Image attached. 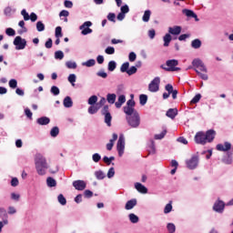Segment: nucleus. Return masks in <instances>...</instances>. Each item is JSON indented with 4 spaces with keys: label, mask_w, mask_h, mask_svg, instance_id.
I'll use <instances>...</instances> for the list:
<instances>
[{
    "label": "nucleus",
    "mask_w": 233,
    "mask_h": 233,
    "mask_svg": "<svg viewBox=\"0 0 233 233\" xmlns=\"http://www.w3.org/2000/svg\"><path fill=\"white\" fill-rule=\"evenodd\" d=\"M182 14L187 15V17H196V13L190 9H183Z\"/></svg>",
    "instance_id": "obj_34"
},
{
    "label": "nucleus",
    "mask_w": 233,
    "mask_h": 233,
    "mask_svg": "<svg viewBox=\"0 0 233 233\" xmlns=\"http://www.w3.org/2000/svg\"><path fill=\"white\" fill-rule=\"evenodd\" d=\"M116 150L120 157L121 156H123V154H125V137L123 135L119 136V138L116 144Z\"/></svg>",
    "instance_id": "obj_9"
},
{
    "label": "nucleus",
    "mask_w": 233,
    "mask_h": 233,
    "mask_svg": "<svg viewBox=\"0 0 233 233\" xmlns=\"http://www.w3.org/2000/svg\"><path fill=\"white\" fill-rule=\"evenodd\" d=\"M181 26L174 25L173 27H168V34H171V35H179V34H181Z\"/></svg>",
    "instance_id": "obj_17"
},
{
    "label": "nucleus",
    "mask_w": 233,
    "mask_h": 233,
    "mask_svg": "<svg viewBox=\"0 0 233 233\" xmlns=\"http://www.w3.org/2000/svg\"><path fill=\"white\" fill-rule=\"evenodd\" d=\"M105 116V123L108 127H112V115L110 113H107L106 115H104Z\"/></svg>",
    "instance_id": "obj_33"
},
{
    "label": "nucleus",
    "mask_w": 233,
    "mask_h": 233,
    "mask_svg": "<svg viewBox=\"0 0 233 233\" xmlns=\"http://www.w3.org/2000/svg\"><path fill=\"white\" fill-rule=\"evenodd\" d=\"M213 210L218 214H223L225 212V202L218 198L213 205Z\"/></svg>",
    "instance_id": "obj_10"
},
{
    "label": "nucleus",
    "mask_w": 233,
    "mask_h": 233,
    "mask_svg": "<svg viewBox=\"0 0 233 233\" xmlns=\"http://www.w3.org/2000/svg\"><path fill=\"white\" fill-rule=\"evenodd\" d=\"M126 121L131 128H138L141 125V116L137 111H134L131 115H127Z\"/></svg>",
    "instance_id": "obj_2"
},
{
    "label": "nucleus",
    "mask_w": 233,
    "mask_h": 233,
    "mask_svg": "<svg viewBox=\"0 0 233 233\" xmlns=\"http://www.w3.org/2000/svg\"><path fill=\"white\" fill-rule=\"evenodd\" d=\"M195 142L197 145H207L205 132L199 131L195 135Z\"/></svg>",
    "instance_id": "obj_11"
},
{
    "label": "nucleus",
    "mask_w": 233,
    "mask_h": 233,
    "mask_svg": "<svg viewBox=\"0 0 233 233\" xmlns=\"http://www.w3.org/2000/svg\"><path fill=\"white\" fill-rule=\"evenodd\" d=\"M13 45H15V50H25L26 48V39L21 36H15Z\"/></svg>",
    "instance_id": "obj_6"
},
{
    "label": "nucleus",
    "mask_w": 233,
    "mask_h": 233,
    "mask_svg": "<svg viewBox=\"0 0 233 233\" xmlns=\"http://www.w3.org/2000/svg\"><path fill=\"white\" fill-rule=\"evenodd\" d=\"M102 116H106L107 114H110V109L107 105L104 106V107L101 110Z\"/></svg>",
    "instance_id": "obj_60"
},
{
    "label": "nucleus",
    "mask_w": 233,
    "mask_h": 233,
    "mask_svg": "<svg viewBox=\"0 0 233 233\" xmlns=\"http://www.w3.org/2000/svg\"><path fill=\"white\" fill-rule=\"evenodd\" d=\"M191 46L192 48H195L196 50H198V48H201V40L199 39H195L191 42Z\"/></svg>",
    "instance_id": "obj_31"
},
{
    "label": "nucleus",
    "mask_w": 233,
    "mask_h": 233,
    "mask_svg": "<svg viewBox=\"0 0 233 233\" xmlns=\"http://www.w3.org/2000/svg\"><path fill=\"white\" fill-rule=\"evenodd\" d=\"M95 177H96V179L101 180L104 177H106V175H105V172H103V170H97L95 172Z\"/></svg>",
    "instance_id": "obj_37"
},
{
    "label": "nucleus",
    "mask_w": 233,
    "mask_h": 233,
    "mask_svg": "<svg viewBox=\"0 0 233 233\" xmlns=\"http://www.w3.org/2000/svg\"><path fill=\"white\" fill-rule=\"evenodd\" d=\"M167 231L169 233H175L176 232V225L174 223H168L167 226Z\"/></svg>",
    "instance_id": "obj_53"
},
{
    "label": "nucleus",
    "mask_w": 233,
    "mask_h": 233,
    "mask_svg": "<svg viewBox=\"0 0 233 233\" xmlns=\"http://www.w3.org/2000/svg\"><path fill=\"white\" fill-rule=\"evenodd\" d=\"M55 36L56 38L63 37V29L61 28V26L56 27Z\"/></svg>",
    "instance_id": "obj_46"
},
{
    "label": "nucleus",
    "mask_w": 233,
    "mask_h": 233,
    "mask_svg": "<svg viewBox=\"0 0 233 233\" xmlns=\"http://www.w3.org/2000/svg\"><path fill=\"white\" fill-rule=\"evenodd\" d=\"M87 103H88V105H91V106H96V105H97V96H96V95L91 96L88 98Z\"/></svg>",
    "instance_id": "obj_36"
},
{
    "label": "nucleus",
    "mask_w": 233,
    "mask_h": 233,
    "mask_svg": "<svg viewBox=\"0 0 233 233\" xmlns=\"http://www.w3.org/2000/svg\"><path fill=\"white\" fill-rule=\"evenodd\" d=\"M135 106L136 101H134V95H131V99H129L124 106V114H126V116H131L132 113L137 112V110L134 108Z\"/></svg>",
    "instance_id": "obj_4"
},
{
    "label": "nucleus",
    "mask_w": 233,
    "mask_h": 233,
    "mask_svg": "<svg viewBox=\"0 0 233 233\" xmlns=\"http://www.w3.org/2000/svg\"><path fill=\"white\" fill-rule=\"evenodd\" d=\"M98 111H99V106H97L96 104L95 106H91L88 107V114H91V115L97 114Z\"/></svg>",
    "instance_id": "obj_38"
},
{
    "label": "nucleus",
    "mask_w": 233,
    "mask_h": 233,
    "mask_svg": "<svg viewBox=\"0 0 233 233\" xmlns=\"http://www.w3.org/2000/svg\"><path fill=\"white\" fill-rule=\"evenodd\" d=\"M130 66V63L126 62L124 63L121 67H120V72H122V74H125V72H128V68Z\"/></svg>",
    "instance_id": "obj_47"
},
{
    "label": "nucleus",
    "mask_w": 233,
    "mask_h": 233,
    "mask_svg": "<svg viewBox=\"0 0 233 233\" xmlns=\"http://www.w3.org/2000/svg\"><path fill=\"white\" fill-rule=\"evenodd\" d=\"M92 26V23L90 21L85 22L82 25H80V30L82 35H88V34H92V29L90 28Z\"/></svg>",
    "instance_id": "obj_12"
},
{
    "label": "nucleus",
    "mask_w": 233,
    "mask_h": 233,
    "mask_svg": "<svg viewBox=\"0 0 233 233\" xmlns=\"http://www.w3.org/2000/svg\"><path fill=\"white\" fill-rule=\"evenodd\" d=\"M186 165L189 170L198 168V165H199V157L193 156L189 160H186Z\"/></svg>",
    "instance_id": "obj_7"
},
{
    "label": "nucleus",
    "mask_w": 233,
    "mask_h": 233,
    "mask_svg": "<svg viewBox=\"0 0 233 233\" xmlns=\"http://www.w3.org/2000/svg\"><path fill=\"white\" fill-rule=\"evenodd\" d=\"M129 218V221H131L132 223L136 224V223H139V217H137L136 214L131 213L128 215Z\"/></svg>",
    "instance_id": "obj_35"
},
{
    "label": "nucleus",
    "mask_w": 233,
    "mask_h": 233,
    "mask_svg": "<svg viewBox=\"0 0 233 233\" xmlns=\"http://www.w3.org/2000/svg\"><path fill=\"white\" fill-rule=\"evenodd\" d=\"M9 86H10V88H17V80L11 79L9 81Z\"/></svg>",
    "instance_id": "obj_64"
},
{
    "label": "nucleus",
    "mask_w": 233,
    "mask_h": 233,
    "mask_svg": "<svg viewBox=\"0 0 233 233\" xmlns=\"http://www.w3.org/2000/svg\"><path fill=\"white\" fill-rule=\"evenodd\" d=\"M137 57V56L136 55V53H134V52L129 53L128 59H129L130 63H134V61H136Z\"/></svg>",
    "instance_id": "obj_62"
},
{
    "label": "nucleus",
    "mask_w": 233,
    "mask_h": 233,
    "mask_svg": "<svg viewBox=\"0 0 233 233\" xmlns=\"http://www.w3.org/2000/svg\"><path fill=\"white\" fill-rule=\"evenodd\" d=\"M73 187L76 190H85V188H86V182L84 180H75L73 182Z\"/></svg>",
    "instance_id": "obj_15"
},
{
    "label": "nucleus",
    "mask_w": 233,
    "mask_h": 233,
    "mask_svg": "<svg viewBox=\"0 0 233 233\" xmlns=\"http://www.w3.org/2000/svg\"><path fill=\"white\" fill-rule=\"evenodd\" d=\"M46 185L49 187V188H52L54 187H57V181L52 177H49L46 178Z\"/></svg>",
    "instance_id": "obj_24"
},
{
    "label": "nucleus",
    "mask_w": 233,
    "mask_h": 233,
    "mask_svg": "<svg viewBox=\"0 0 233 233\" xmlns=\"http://www.w3.org/2000/svg\"><path fill=\"white\" fill-rule=\"evenodd\" d=\"M21 15H23L24 21H30V15H28V12H26V9H23L21 11Z\"/></svg>",
    "instance_id": "obj_55"
},
{
    "label": "nucleus",
    "mask_w": 233,
    "mask_h": 233,
    "mask_svg": "<svg viewBox=\"0 0 233 233\" xmlns=\"http://www.w3.org/2000/svg\"><path fill=\"white\" fill-rule=\"evenodd\" d=\"M98 77H102V79H106L108 77V74H106L104 70H100L96 73Z\"/></svg>",
    "instance_id": "obj_58"
},
{
    "label": "nucleus",
    "mask_w": 233,
    "mask_h": 233,
    "mask_svg": "<svg viewBox=\"0 0 233 233\" xmlns=\"http://www.w3.org/2000/svg\"><path fill=\"white\" fill-rule=\"evenodd\" d=\"M76 74H70L69 76H68V77H67V81L69 82V83H71V85L73 86H75V83H76Z\"/></svg>",
    "instance_id": "obj_48"
},
{
    "label": "nucleus",
    "mask_w": 233,
    "mask_h": 233,
    "mask_svg": "<svg viewBox=\"0 0 233 233\" xmlns=\"http://www.w3.org/2000/svg\"><path fill=\"white\" fill-rule=\"evenodd\" d=\"M136 205H137V199L133 198V199L128 200L126 203L125 208H126V210H132V208H134V207H136Z\"/></svg>",
    "instance_id": "obj_20"
},
{
    "label": "nucleus",
    "mask_w": 233,
    "mask_h": 233,
    "mask_svg": "<svg viewBox=\"0 0 233 233\" xmlns=\"http://www.w3.org/2000/svg\"><path fill=\"white\" fill-rule=\"evenodd\" d=\"M222 161L223 163H225V165H232V161H233L232 153H228L227 157H224Z\"/></svg>",
    "instance_id": "obj_26"
},
{
    "label": "nucleus",
    "mask_w": 233,
    "mask_h": 233,
    "mask_svg": "<svg viewBox=\"0 0 233 233\" xmlns=\"http://www.w3.org/2000/svg\"><path fill=\"white\" fill-rule=\"evenodd\" d=\"M36 30L37 32H45V24H43L41 21H38L36 23Z\"/></svg>",
    "instance_id": "obj_51"
},
{
    "label": "nucleus",
    "mask_w": 233,
    "mask_h": 233,
    "mask_svg": "<svg viewBox=\"0 0 233 233\" xmlns=\"http://www.w3.org/2000/svg\"><path fill=\"white\" fill-rule=\"evenodd\" d=\"M95 66H96V60L93 58L82 63V66H87V68H90Z\"/></svg>",
    "instance_id": "obj_30"
},
{
    "label": "nucleus",
    "mask_w": 233,
    "mask_h": 233,
    "mask_svg": "<svg viewBox=\"0 0 233 233\" xmlns=\"http://www.w3.org/2000/svg\"><path fill=\"white\" fill-rule=\"evenodd\" d=\"M57 199L60 205H63V206L66 205V198H65V196H63V194L58 195Z\"/></svg>",
    "instance_id": "obj_52"
},
{
    "label": "nucleus",
    "mask_w": 233,
    "mask_h": 233,
    "mask_svg": "<svg viewBox=\"0 0 233 233\" xmlns=\"http://www.w3.org/2000/svg\"><path fill=\"white\" fill-rule=\"evenodd\" d=\"M37 125L46 126L50 123V118L47 116H41L36 119Z\"/></svg>",
    "instance_id": "obj_21"
},
{
    "label": "nucleus",
    "mask_w": 233,
    "mask_h": 233,
    "mask_svg": "<svg viewBox=\"0 0 233 233\" xmlns=\"http://www.w3.org/2000/svg\"><path fill=\"white\" fill-rule=\"evenodd\" d=\"M137 72V67L132 66L129 69H127V76H134Z\"/></svg>",
    "instance_id": "obj_54"
},
{
    "label": "nucleus",
    "mask_w": 233,
    "mask_h": 233,
    "mask_svg": "<svg viewBox=\"0 0 233 233\" xmlns=\"http://www.w3.org/2000/svg\"><path fill=\"white\" fill-rule=\"evenodd\" d=\"M107 19H108V21H111V23H116V14L109 13L107 15Z\"/></svg>",
    "instance_id": "obj_63"
},
{
    "label": "nucleus",
    "mask_w": 233,
    "mask_h": 233,
    "mask_svg": "<svg viewBox=\"0 0 233 233\" xmlns=\"http://www.w3.org/2000/svg\"><path fill=\"white\" fill-rule=\"evenodd\" d=\"M51 137H57L59 136V127H54L50 131Z\"/></svg>",
    "instance_id": "obj_42"
},
{
    "label": "nucleus",
    "mask_w": 233,
    "mask_h": 233,
    "mask_svg": "<svg viewBox=\"0 0 233 233\" xmlns=\"http://www.w3.org/2000/svg\"><path fill=\"white\" fill-rule=\"evenodd\" d=\"M167 136V130H163L160 134L155 135V139H163Z\"/></svg>",
    "instance_id": "obj_61"
},
{
    "label": "nucleus",
    "mask_w": 233,
    "mask_h": 233,
    "mask_svg": "<svg viewBox=\"0 0 233 233\" xmlns=\"http://www.w3.org/2000/svg\"><path fill=\"white\" fill-rule=\"evenodd\" d=\"M4 14L5 15H6V17H12V15L15 14V9H13L12 7L7 6L4 9Z\"/></svg>",
    "instance_id": "obj_25"
},
{
    "label": "nucleus",
    "mask_w": 233,
    "mask_h": 233,
    "mask_svg": "<svg viewBox=\"0 0 233 233\" xmlns=\"http://www.w3.org/2000/svg\"><path fill=\"white\" fill-rule=\"evenodd\" d=\"M166 65L167 67L164 65L160 66V68H162V70H166V72H179V70H181L180 67H176L179 65V62L177 59L167 60Z\"/></svg>",
    "instance_id": "obj_3"
},
{
    "label": "nucleus",
    "mask_w": 233,
    "mask_h": 233,
    "mask_svg": "<svg viewBox=\"0 0 233 233\" xmlns=\"http://www.w3.org/2000/svg\"><path fill=\"white\" fill-rule=\"evenodd\" d=\"M148 152L149 154H156V142L153 139L150 140Z\"/></svg>",
    "instance_id": "obj_41"
},
{
    "label": "nucleus",
    "mask_w": 233,
    "mask_h": 233,
    "mask_svg": "<svg viewBox=\"0 0 233 233\" xmlns=\"http://www.w3.org/2000/svg\"><path fill=\"white\" fill-rule=\"evenodd\" d=\"M172 212V204L168 203L164 208V214H170Z\"/></svg>",
    "instance_id": "obj_59"
},
{
    "label": "nucleus",
    "mask_w": 233,
    "mask_h": 233,
    "mask_svg": "<svg viewBox=\"0 0 233 233\" xmlns=\"http://www.w3.org/2000/svg\"><path fill=\"white\" fill-rule=\"evenodd\" d=\"M232 148V144L230 142H224L223 144H218L216 147V149L218 150V152H228Z\"/></svg>",
    "instance_id": "obj_13"
},
{
    "label": "nucleus",
    "mask_w": 233,
    "mask_h": 233,
    "mask_svg": "<svg viewBox=\"0 0 233 233\" xmlns=\"http://www.w3.org/2000/svg\"><path fill=\"white\" fill-rule=\"evenodd\" d=\"M201 99V94H197L190 101L191 105H196V103H199Z\"/></svg>",
    "instance_id": "obj_49"
},
{
    "label": "nucleus",
    "mask_w": 233,
    "mask_h": 233,
    "mask_svg": "<svg viewBox=\"0 0 233 233\" xmlns=\"http://www.w3.org/2000/svg\"><path fill=\"white\" fill-rule=\"evenodd\" d=\"M125 103H127V96L125 95H119L117 101L115 102V106L116 108H121Z\"/></svg>",
    "instance_id": "obj_16"
},
{
    "label": "nucleus",
    "mask_w": 233,
    "mask_h": 233,
    "mask_svg": "<svg viewBox=\"0 0 233 233\" xmlns=\"http://www.w3.org/2000/svg\"><path fill=\"white\" fill-rule=\"evenodd\" d=\"M159 85H161V78L159 76H156L148 85L149 92H159Z\"/></svg>",
    "instance_id": "obj_5"
},
{
    "label": "nucleus",
    "mask_w": 233,
    "mask_h": 233,
    "mask_svg": "<svg viewBox=\"0 0 233 233\" xmlns=\"http://www.w3.org/2000/svg\"><path fill=\"white\" fill-rule=\"evenodd\" d=\"M116 68H117V63H116V61H114V60L109 61L108 65H107V70L109 72H114V70H116Z\"/></svg>",
    "instance_id": "obj_29"
},
{
    "label": "nucleus",
    "mask_w": 233,
    "mask_h": 233,
    "mask_svg": "<svg viewBox=\"0 0 233 233\" xmlns=\"http://www.w3.org/2000/svg\"><path fill=\"white\" fill-rule=\"evenodd\" d=\"M117 97V96L114 93L110 94L108 93L106 95V101L107 103H109V105H114V103H116V98Z\"/></svg>",
    "instance_id": "obj_23"
},
{
    "label": "nucleus",
    "mask_w": 233,
    "mask_h": 233,
    "mask_svg": "<svg viewBox=\"0 0 233 233\" xmlns=\"http://www.w3.org/2000/svg\"><path fill=\"white\" fill-rule=\"evenodd\" d=\"M205 136H206V142L212 143V141L216 139V130L209 129L205 133Z\"/></svg>",
    "instance_id": "obj_14"
},
{
    "label": "nucleus",
    "mask_w": 233,
    "mask_h": 233,
    "mask_svg": "<svg viewBox=\"0 0 233 233\" xmlns=\"http://www.w3.org/2000/svg\"><path fill=\"white\" fill-rule=\"evenodd\" d=\"M121 94H125V85L123 84L116 86V95L121 96Z\"/></svg>",
    "instance_id": "obj_45"
},
{
    "label": "nucleus",
    "mask_w": 233,
    "mask_h": 233,
    "mask_svg": "<svg viewBox=\"0 0 233 233\" xmlns=\"http://www.w3.org/2000/svg\"><path fill=\"white\" fill-rule=\"evenodd\" d=\"M192 66H194L195 70H198L199 68L200 72H205L207 73V66H205V63H203L202 59L199 58H195L192 61Z\"/></svg>",
    "instance_id": "obj_8"
},
{
    "label": "nucleus",
    "mask_w": 233,
    "mask_h": 233,
    "mask_svg": "<svg viewBox=\"0 0 233 233\" xmlns=\"http://www.w3.org/2000/svg\"><path fill=\"white\" fill-rule=\"evenodd\" d=\"M63 105L65 108H72L74 106V101H72V97L66 96L63 100Z\"/></svg>",
    "instance_id": "obj_19"
},
{
    "label": "nucleus",
    "mask_w": 233,
    "mask_h": 233,
    "mask_svg": "<svg viewBox=\"0 0 233 233\" xmlns=\"http://www.w3.org/2000/svg\"><path fill=\"white\" fill-rule=\"evenodd\" d=\"M66 68L76 70L77 68V64L74 61H67L66 62Z\"/></svg>",
    "instance_id": "obj_39"
},
{
    "label": "nucleus",
    "mask_w": 233,
    "mask_h": 233,
    "mask_svg": "<svg viewBox=\"0 0 233 233\" xmlns=\"http://www.w3.org/2000/svg\"><path fill=\"white\" fill-rule=\"evenodd\" d=\"M194 70H195L196 74H198V76L200 79H203L204 81L208 80V75L203 74V73L199 72V70H198V69H194Z\"/></svg>",
    "instance_id": "obj_43"
},
{
    "label": "nucleus",
    "mask_w": 233,
    "mask_h": 233,
    "mask_svg": "<svg viewBox=\"0 0 233 233\" xmlns=\"http://www.w3.org/2000/svg\"><path fill=\"white\" fill-rule=\"evenodd\" d=\"M106 54H107V56H113V54H116V48H114L113 46H107L105 49Z\"/></svg>",
    "instance_id": "obj_50"
},
{
    "label": "nucleus",
    "mask_w": 233,
    "mask_h": 233,
    "mask_svg": "<svg viewBox=\"0 0 233 233\" xmlns=\"http://www.w3.org/2000/svg\"><path fill=\"white\" fill-rule=\"evenodd\" d=\"M5 34L6 35H9L10 37H13L14 35H15V30H14V28H6L5 29Z\"/></svg>",
    "instance_id": "obj_56"
},
{
    "label": "nucleus",
    "mask_w": 233,
    "mask_h": 233,
    "mask_svg": "<svg viewBox=\"0 0 233 233\" xmlns=\"http://www.w3.org/2000/svg\"><path fill=\"white\" fill-rule=\"evenodd\" d=\"M163 41H164V46H169L170 41H172V35H170L169 33L166 34L163 36Z\"/></svg>",
    "instance_id": "obj_28"
},
{
    "label": "nucleus",
    "mask_w": 233,
    "mask_h": 233,
    "mask_svg": "<svg viewBox=\"0 0 233 233\" xmlns=\"http://www.w3.org/2000/svg\"><path fill=\"white\" fill-rule=\"evenodd\" d=\"M135 188L140 194H147L148 193V188H147V187L143 186V184H141L139 182L135 183Z\"/></svg>",
    "instance_id": "obj_18"
},
{
    "label": "nucleus",
    "mask_w": 233,
    "mask_h": 233,
    "mask_svg": "<svg viewBox=\"0 0 233 233\" xmlns=\"http://www.w3.org/2000/svg\"><path fill=\"white\" fill-rule=\"evenodd\" d=\"M35 165L38 176H45V174H46V169L48 168V162H46V157H45L43 154H35Z\"/></svg>",
    "instance_id": "obj_1"
},
{
    "label": "nucleus",
    "mask_w": 233,
    "mask_h": 233,
    "mask_svg": "<svg viewBox=\"0 0 233 233\" xmlns=\"http://www.w3.org/2000/svg\"><path fill=\"white\" fill-rule=\"evenodd\" d=\"M92 159L94 163H99V161H101V155H99V153H95L92 156Z\"/></svg>",
    "instance_id": "obj_57"
},
{
    "label": "nucleus",
    "mask_w": 233,
    "mask_h": 233,
    "mask_svg": "<svg viewBox=\"0 0 233 233\" xmlns=\"http://www.w3.org/2000/svg\"><path fill=\"white\" fill-rule=\"evenodd\" d=\"M65 58V53L63 51L58 50L55 52V59H58L59 61Z\"/></svg>",
    "instance_id": "obj_40"
},
{
    "label": "nucleus",
    "mask_w": 233,
    "mask_h": 233,
    "mask_svg": "<svg viewBox=\"0 0 233 233\" xmlns=\"http://www.w3.org/2000/svg\"><path fill=\"white\" fill-rule=\"evenodd\" d=\"M147 101H148V96H147V95L139 96V103L142 106H145V105H147Z\"/></svg>",
    "instance_id": "obj_32"
},
{
    "label": "nucleus",
    "mask_w": 233,
    "mask_h": 233,
    "mask_svg": "<svg viewBox=\"0 0 233 233\" xmlns=\"http://www.w3.org/2000/svg\"><path fill=\"white\" fill-rule=\"evenodd\" d=\"M150 15H152V11L146 10L142 16V21H144V23H148V21H150Z\"/></svg>",
    "instance_id": "obj_27"
},
{
    "label": "nucleus",
    "mask_w": 233,
    "mask_h": 233,
    "mask_svg": "<svg viewBox=\"0 0 233 233\" xmlns=\"http://www.w3.org/2000/svg\"><path fill=\"white\" fill-rule=\"evenodd\" d=\"M166 116L167 117H170V119H175L176 116H177V108H169L167 111Z\"/></svg>",
    "instance_id": "obj_22"
},
{
    "label": "nucleus",
    "mask_w": 233,
    "mask_h": 233,
    "mask_svg": "<svg viewBox=\"0 0 233 233\" xmlns=\"http://www.w3.org/2000/svg\"><path fill=\"white\" fill-rule=\"evenodd\" d=\"M50 92L53 96H59V94H61V91L57 86H53L50 89Z\"/></svg>",
    "instance_id": "obj_44"
}]
</instances>
